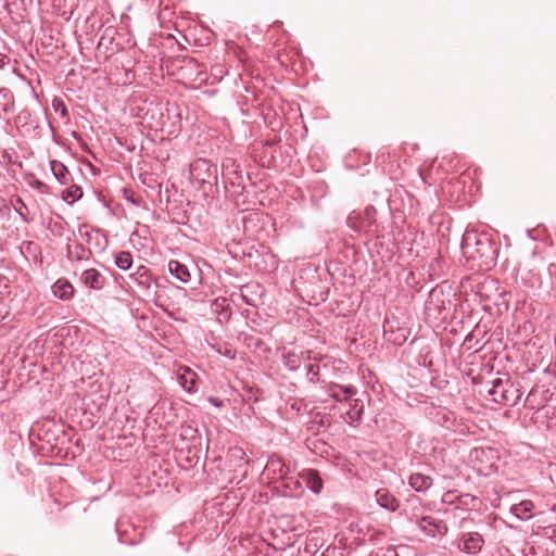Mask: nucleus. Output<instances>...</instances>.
I'll list each match as a JSON object with an SVG mask.
<instances>
[{
  "mask_svg": "<svg viewBox=\"0 0 556 556\" xmlns=\"http://www.w3.org/2000/svg\"><path fill=\"white\" fill-rule=\"evenodd\" d=\"M376 215V208L372 205H368L363 212H351L346 218V224L358 233L374 237L378 233Z\"/></svg>",
  "mask_w": 556,
  "mask_h": 556,
  "instance_id": "nucleus-1",
  "label": "nucleus"
},
{
  "mask_svg": "<svg viewBox=\"0 0 556 556\" xmlns=\"http://www.w3.org/2000/svg\"><path fill=\"white\" fill-rule=\"evenodd\" d=\"M190 178L203 189L216 186L218 182L217 165L206 159H198L190 166Z\"/></svg>",
  "mask_w": 556,
  "mask_h": 556,
  "instance_id": "nucleus-2",
  "label": "nucleus"
},
{
  "mask_svg": "<svg viewBox=\"0 0 556 556\" xmlns=\"http://www.w3.org/2000/svg\"><path fill=\"white\" fill-rule=\"evenodd\" d=\"M489 393L493 402L505 406L517 405L521 397L520 390L509 380L497 379Z\"/></svg>",
  "mask_w": 556,
  "mask_h": 556,
  "instance_id": "nucleus-3",
  "label": "nucleus"
},
{
  "mask_svg": "<svg viewBox=\"0 0 556 556\" xmlns=\"http://www.w3.org/2000/svg\"><path fill=\"white\" fill-rule=\"evenodd\" d=\"M470 458L475 463H480V465L476 467L477 471L488 476L494 469L496 453L491 447L473 448L470 453Z\"/></svg>",
  "mask_w": 556,
  "mask_h": 556,
  "instance_id": "nucleus-4",
  "label": "nucleus"
},
{
  "mask_svg": "<svg viewBox=\"0 0 556 556\" xmlns=\"http://www.w3.org/2000/svg\"><path fill=\"white\" fill-rule=\"evenodd\" d=\"M417 528L429 538L444 536L447 533V525L442 519L433 516H422L416 520Z\"/></svg>",
  "mask_w": 556,
  "mask_h": 556,
  "instance_id": "nucleus-5",
  "label": "nucleus"
},
{
  "mask_svg": "<svg viewBox=\"0 0 556 556\" xmlns=\"http://www.w3.org/2000/svg\"><path fill=\"white\" fill-rule=\"evenodd\" d=\"M222 177L231 186H241L243 184V172L240 165L233 159H226L222 165Z\"/></svg>",
  "mask_w": 556,
  "mask_h": 556,
  "instance_id": "nucleus-6",
  "label": "nucleus"
},
{
  "mask_svg": "<svg viewBox=\"0 0 556 556\" xmlns=\"http://www.w3.org/2000/svg\"><path fill=\"white\" fill-rule=\"evenodd\" d=\"M287 473L288 469L286 468L283 460L277 455H271L268 458L263 471V475L269 481H277L279 479H283Z\"/></svg>",
  "mask_w": 556,
  "mask_h": 556,
  "instance_id": "nucleus-7",
  "label": "nucleus"
},
{
  "mask_svg": "<svg viewBox=\"0 0 556 556\" xmlns=\"http://www.w3.org/2000/svg\"><path fill=\"white\" fill-rule=\"evenodd\" d=\"M484 544L482 535L478 532H466L459 539L458 547L470 555L478 554Z\"/></svg>",
  "mask_w": 556,
  "mask_h": 556,
  "instance_id": "nucleus-8",
  "label": "nucleus"
},
{
  "mask_svg": "<svg viewBox=\"0 0 556 556\" xmlns=\"http://www.w3.org/2000/svg\"><path fill=\"white\" fill-rule=\"evenodd\" d=\"M349 407L345 410V421L352 426L357 427L363 419L365 405L361 399H351L349 401Z\"/></svg>",
  "mask_w": 556,
  "mask_h": 556,
  "instance_id": "nucleus-9",
  "label": "nucleus"
},
{
  "mask_svg": "<svg viewBox=\"0 0 556 556\" xmlns=\"http://www.w3.org/2000/svg\"><path fill=\"white\" fill-rule=\"evenodd\" d=\"M80 281L90 289L101 290L104 287L106 279L98 269L89 268L83 271Z\"/></svg>",
  "mask_w": 556,
  "mask_h": 556,
  "instance_id": "nucleus-10",
  "label": "nucleus"
},
{
  "mask_svg": "<svg viewBox=\"0 0 556 556\" xmlns=\"http://www.w3.org/2000/svg\"><path fill=\"white\" fill-rule=\"evenodd\" d=\"M377 504L389 511H395L399 506V500L386 488L378 489L375 493Z\"/></svg>",
  "mask_w": 556,
  "mask_h": 556,
  "instance_id": "nucleus-11",
  "label": "nucleus"
},
{
  "mask_svg": "<svg viewBox=\"0 0 556 556\" xmlns=\"http://www.w3.org/2000/svg\"><path fill=\"white\" fill-rule=\"evenodd\" d=\"M477 497L471 494H462L459 496H455L454 492H446L443 495V502L456 504L457 508H463L466 506L468 509H472L476 506Z\"/></svg>",
  "mask_w": 556,
  "mask_h": 556,
  "instance_id": "nucleus-12",
  "label": "nucleus"
},
{
  "mask_svg": "<svg viewBox=\"0 0 556 556\" xmlns=\"http://www.w3.org/2000/svg\"><path fill=\"white\" fill-rule=\"evenodd\" d=\"M300 478L306 486L315 494H318L323 489V480L315 469H304L300 473Z\"/></svg>",
  "mask_w": 556,
  "mask_h": 556,
  "instance_id": "nucleus-13",
  "label": "nucleus"
},
{
  "mask_svg": "<svg viewBox=\"0 0 556 556\" xmlns=\"http://www.w3.org/2000/svg\"><path fill=\"white\" fill-rule=\"evenodd\" d=\"M198 376L197 374L187 366H181L178 369V381L179 384L186 390L187 392H193L195 391V384H197Z\"/></svg>",
  "mask_w": 556,
  "mask_h": 556,
  "instance_id": "nucleus-14",
  "label": "nucleus"
},
{
  "mask_svg": "<svg viewBox=\"0 0 556 556\" xmlns=\"http://www.w3.org/2000/svg\"><path fill=\"white\" fill-rule=\"evenodd\" d=\"M356 393L357 389L354 386L333 384L330 387V396L338 402H349Z\"/></svg>",
  "mask_w": 556,
  "mask_h": 556,
  "instance_id": "nucleus-15",
  "label": "nucleus"
},
{
  "mask_svg": "<svg viewBox=\"0 0 556 556\" xmlns=\"http://www.w3.org/2000/svg\"><path fill=\"white\" fill-rule=\"evenodd\" d=\"M433 480L430 476L424 475L421 472H414L408 478V484L416 492H425L431 488Z\"/></svg>",
  "mask_w": 556,
  "mask_h": 556,
  "instance_id": "nucleus-16",
  "label": "nucleus"
},
{
  "mask_svg": "<svg viewBox=\"0 0 556 556\" xmlns=\"http://www.w3.org/2000/svg\"><path fill=\"white\" fill-rule=\"evenodd\" d=\"M52 293L60 300H70L74 295V287L70 281L59 279L52 286Z\"/></svg>",
  "mask_w": 556,
  "mask_h": 556,
  "instance_id": "nucleus-17",
  "label": "nucleus"
},
{
  "mask_svg": "<svg viewBox=\"0 0 556 556\" xmlns=\"http://www.w3.org/2000/svg\"><path fill=\"white\" fill-rule=\"evenodd\" d=\"M168 270L177 280L182 283H187L191 279V274L188 267L176 260H170L168 262Z\"/></svg>",
  "mask_w": 556,
  "mask_h": 556,
  "instance_id": "nucleus-18",
  "label": "nucleus"
},
{
  "mask_svg": "<svg viewBox=\"0 0 556 556\" xmlns=\"http://www.w3.org/2000/svg\"><path fill=\"white\" fill-rule=\"evenodd\" d=\"M50 168L55 179L61 185H68L72 181V175L67 167L60 161H50Z\"/></svg>",
  "mask_w": 556,
  "mask_h": 556,
  "instance_id": "nucleus-19",
  "label": "nucleus"
},
{
  "mask_svg": "<svg viewBox=\"0 0 556 556\" xmlns=\"http://www.w3.org/2000/svg\"><path fill=\"white\" fill-rule=\"evenodd\" d=\"M15 99L12 90L9 88H0V110L2 114L9 115L14 112Z\"/></svg>",
  "mask_w": 556,
  "mask_h": 556,
  "instance_id": "nucleus-20",
  "label": "nucleus"
},
{
  "mask_svg": "<svg viewBox=\"0 0 556 556\" xmlns=\"http://www.w3.org/2000/svg\"><path fill=\"white\" fill-rule=\"evenodd\" d=\"M533 508L534 504L532 501H522L513 505L510 511L520 520H529L532 517Z\"/></svg>",
  "mask_w": 556,
  "mask_h": 556,
  "instance_id": "nucleus-21",
  "label": "nucleus"
},
{
  "mask_svg": "<svg viewBox=\"0 0 556 556\" xmlns=\"http://www.w3.org/2000/svg\"><path fill=\"white\" fill-rule=\"evenodd\" d=\"M129 278L144 289H148L152 282L150 270L143 265L139 266L135 273L130 274Z\"/></svg>",
  "mask_w": 556,
  "mask_h": 556,
  "instance_id": "nucleus-22",
  "label": "nucleus"
},
{
  "mask_svg": "<svg viewBox=\"0 0 556 556\" xmlns=\"http://www.w3.org/2000/svg\"><path fill=\"white\" fill-rule=\"evenodd\" d=\"M305 369L309 382L321 383L327 380V372H321L317 363L306 364Z\"/></svg>",
  "mask_w": 556,
  "mask_h": 556,
  "instance_id": "nucleus-23",
  "label": "nucleus"
},
{
  "mask_svg": "<svg viewBox=\"0 0 556 556\" xmlns=\"http://www.w3.org/2000/svg\"><path fill=\"white\" fill-rule=\"evenodd\" d=\"M283 366L290 371H296L301 367V357L292 351H282L281 354Z\"/></svg>",
  "mask_w": 556,
  "mask_h": 556,
  "instance_id": "nucleus-24",
  "label": "nucleus"
},
{
  "mask_svg": "<svg viewBox=\"0 0 556 556\" xmlns=\"http://www.w3.org/2000/svg\"><path fill=\"white\" fill-rule=\"evenodd\" d=\"M90 254V250L86 249L83 244L67 245V256L71 261L88 260Z\"/></svg>",
  "mask_w": 556,
  "mask_h": 556,
  "instance_id": "nucleus-25",
  "label": "nucleus"
},
{
  "mask_svg": "<svg viewBox=\"0 0 556 556\" xmlns=\"http://www.w3.org/2000/svg\"><path fill=\"white\" fill-rule=\"evenodd\" d=\"M11 204L13 206V210L18 214L21 219L24 223H29L31 218L28 216V207L24 203L23 199L20 197H15L11 199Z\"/></svg>",
  "mask_w": 556,
  "mask_h": 556,
  "instance_id": "nucleus-26",
  "label": "nucleus"
},
{
  "mask_svg": "<svg viewBox=\"0 0 556 556\" xmlns=\"http://www.w3.org/2000/svg\"><path fill=\"white\" fill-rule=\"evenodd\" d=\"M83 197V189L77 185H72L62 192V199L68 204H73Z\"/></svg>",
  "mask_w": 556,
  "mask_h": 556,
  "instance_id": "nucleus-27",
  "label": "nucleus"
},
{
  "mask_svg": "<svg viewBox=\"0 0 556 556\" xmlns=\"http://www.w3.org/2000/svg\"><path fill=\"white\" fill-rule=\"evenodd\" d=\"M321 370V372H327V378H330L332 371L336 369V361L328 355H323L317 357L316 362Z\"/></svg>",
  "mask_w": 556,
  "mask_h": 556,
  "instance_id": "nucleus-28",
  "label": "nucleus"
},
{
  "mask_svg": "<svg viewBox=\"0 0 556 556\" xmlns=\"http://www.w3.org/2000/svg\"><path fill=\"white\" fill-rule=\"evenodd\" d=\"M115 265L122 270H127L132 265V255L129 251H121L115 255Z\"/></svg>",
  "mask_w": 556,
  "mask_h": 556,
  "instance_id": "nucleus-29",
  "label": "nucleus"
},
{
  "mask_svg": "<svg viewBox=\"0 0 556 556\" xmlns=\"http://www.w3.org/2000/svg\"><path fill=\"white\" fill-rule=\"evenodd\" d=\"M15 124L17 128H25L27 126H31L33 119L30 111L26 108L21 110L18 114L15 116Z\"/></svg>",
  "mask_w": 556,
  "mask_h": 556,
  "instance_id": "nucleus-30",
  "label": "nucleus"
},
{
  "mask_svg": "<svg viewBox=\"0 0 556 556\" xmlns=\"http://www.w3.org/2000/svg\"><path fill=\"white\" fill-rule=\"evenodd\" d=\"M52 108H53L54 112L60 114L62 117L68 116V111L62 100L54 99L52 101Z\"/></svg>",
  "mask_w": 556,
  "mask_h": 556,
  "instance_id": "nucleus-31",
  "label": "nucleus"
},
{
  "mask_svg": "<svg viewBox=\"0 0 556 556\" xmlns=\"http://www.w3.org/2000/svg\"><path fill=\"white\" fill-rule=\"evenodd\" d=\"M301 357V362H306V363H316L317 362V357H320L321 354L319 353H314L313 351L311 350H306V351H303L301 352V354L299 355Z\"/></svg>",
  "mask_w": 556,
  "mask_h": 556,
  "instance_id": "nucleus-32",
  "label": "nucleus"
},
{
  "mask_svg": "<svg viewBox=\"0 0 556 556\" xmlns=\"http://www.w3.org/2000/svg\"><path fill=\"white\" fill-rule=\"evenodd\" d=\"M389 341H392L394 344L401 345L406 341V336L404 333V330L399 329L395 333L394 339L389 338Z\"/></svg>",
  "mask_w": 556,
  "mask_h": 556,
  "instance_id": "nucleus-33",
  "label": "nucleus"
},
{
  "mask_svg": "<svg viewBox=\"0 0 556 556\" xmlns=\"http://www.w3.org/2000/svg\"><path fill=\"white\" fill-rule=\"evenodd\" d=\"M470 241H471V236L470 235H467L463 238V242H462V250L464 252V254H468L469 253V248H470Z\"/></svg>",
  "mask_w": 556,
  "mask_h": 556,
  "instance_id": "nucleus-34",
  "label": "nucleus"
},
{
  "mask_svg": "<svg viewBox=\"0 0 556 556\" xmlns=\"http://www.w3.org/2000/svg\"><path fill=\"white\" fill-rule=\"evenodd\" d=\"M476 244L478 247H481V248H478V250H477V253H479L481 256L484 254L485 249L491 250V247L488 242H482L480 240H476Z\"/></svg>",
  "mask_w": 556,
  "mask_h": 556,
  "instance_id": "nucleus-35",
  "label": "nucleus"
},
{
  "mask_svg": "<svg viewBox=\"0 0 556 556\" xmlns=\"http://www.w3.org/2000/svg\"><path fill=\"white\" fill-rule=\"evenodd\" d=\"M240 298L242 299V301L247 304V305H251V306H256V303L248 296L247 293H244V291L242 290L241 294H240Z\"/></svg>",
  "mask_w": 556,
  "mask_h": 556,
  "instance_id": "nucleus-36",
  "label": "nucleus"
},
{
  "mask_svg": "<svg viewBox=\"0 0 556 556\" xmlns=\"http://www.w3.org/2000/svg\"><path fill=\"white\" fill-rule=\"evenodd\" d=\"M10 62V58L0 52V70L3 68Z\"/></svg>",
  "mask_w": 556,
  "mask_h": 556,
  "instance_id": "nucleus-37",
  "label": "nucleus"
},
{
  "mask_svg": "<svg viewBox=\"0 0 556 556\" xmlns=\"http://www.w3.org/2000/svg\"><path fill=\"white\" fill-rule=\"evenodd\" d=\"M500 554L501 556H515L507 547L501 548Z\"/></svg>",
  "mask_w": 556,
  "mask_h": 556,
  "instance_id": "nucleus-38",
  "label": "nucleus"
},
{
  "mask_svg": "<svg viewBox=\"0 0 556 556\" xmlns=\"http://www.w3.org/2000/svg\"><path fill=\"white\" fill-rule=\"evenodd\" d=\"M31 186L37 189V190H41V188L45 186V184L40 180H35Z\"/></svg>",
  "mask_w": 556,
  "mask_h": 556,
  "instance_id": "nucleus-39",
  "label": "nucleus"
},
{
  "mask_svg": "<svg viewBox=\"0 0 556 556\" xmlns=\"http://www.w3.org/2000/svg\"><path fill=\"white\" fill-rule=\"evenodd\" d=\"M194 432H195V430H194L192 427L188 426V427L186 428V433L193 434Z\"/></svg>",
  "mask_w": 556,
  "mask_h": 556,
  "instance_id": "nucleus-40",
  "label": "nucleus"
},
{
  "mask_svg": "<svg viewBox=\"0 0 556 556\" xmlns=\"http://www.w3.org/2000/svg\"><path fill=\"white\" fill-rule=\"evenodd\" d=\"M225 355H226V356H228V357H231V358L233 357V354H232V352H231L230 350H228V351L225 353Z\"/></svg>",
  "mask_w": 556,
  "mask_h": 556,
  "instance_id": "nucleus-41",
  "label": "nucleus"
},
{
  "mask_svg": "<svg viewBox=\"0 0 556 556\" xmlns=\"http://www.w3.org/2000/svg\"><path fill=\"white\" fill-rule=\"evenodd\" d=\"M219 301H222L223 303H225V302H226V299H225V298L217 299V300H216V303H217V304H219Z\"/></svg>",
  "mask_w": 556,
  "mask_h": 556,
  "instance_id": "nucleus-42",
  "label": "nucleus"
}]
</instances>
